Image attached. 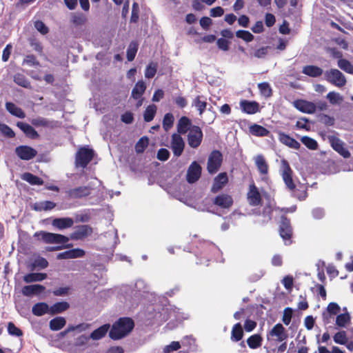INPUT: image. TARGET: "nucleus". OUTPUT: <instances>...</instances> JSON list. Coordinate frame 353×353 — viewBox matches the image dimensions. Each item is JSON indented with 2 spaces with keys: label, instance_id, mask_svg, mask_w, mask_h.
Returning <instances> with one entry per match:
<instances>
[{
  "label": "nucleus",
  "instance_id": "f257e3e1",
  "mask_svg": "<svg viewBox=\"0 0 353 353\" xmlns=\"http://www.w3.org/2000/svg\"><path fill=\"white\" fill-rule=\"evenodd\" d=\"M134 323L129 317L119 318L112 326L109 336L113 340L121 339L127 336L134 328Z\"/></svg>",
  "mask_w": 353,
  "mask_h": 353
},
{
  "label": "nucleus",
  "instance_id": "f03ea898",
  "mask_svg": "<svg viewBox=\"0 0 353 353\" xmlns=\"http://www.w3.org/2000/svg\"><path fill=\"white\" fill-rule=\"evenodd\" d=\"M288 337L286 330L283 325L279 323L268 332L266 339L270 346L276 345L285 341Z\"/></svg>",
  "mask_w": 353,
  "mask_h": 353
},
{
  "label": "nucleus",
  "instance_id": "7ed1b4c3",
  "mask_svg": "<svg viewBox=\"0 0 353 353\" xmlns=\"http://www.w3.org/2000/svg\"><path fill=\"white\" fill-rule=\"evenodd\" d=\"M279 234L285 245H290L293 243V228L290 219L283 215L279 226Z\"/></svg>",
  "mask_w": 353,
  "mask_h": 353
},
{
  "label": "nucleus",
  "instance_id": "20e7f679",
  "mask_svg": "<svg viewBox=\"0 0 353 353\" xmlns=\"http://www.w3.org/2000/svg\"><path fill=\"white\" fill-rule=\"evenodd\" d=\"M94 151L88 146L79 148L75 155V166L85 168L93 159Z\"/></svg>",
  "mask_w": 353,
  "mask_h": 353
},
{
  "label": "nucleus",
  "instance_id": "39448f33",
  "mask_svg": "<svg viewBox=\"0 0 353 353\" xmlns=\"http://www.w3.org/2000/svg\"><path fill=\"white\" fill-rule=\"evenodd\" d=\"M223 162V154L217 150H213L209 155L207 170L210 174L216 173L220 169Z\"/></svg>",
  "mask_w": 353,
  "mask_h": 353
},
{
  "label": "nucleus",
  "instance_id": "423d86ee",
  "mask_svg": "<svg viewBox=\"0 0 353 353\" xmlns=\"http://www.w3.org/2000/svg\"><path fill=\"white\" fill-rule=\"evenodd\" d=\"M203 134L201 128L198 125H193L187 136V141L192 148H198L202 143Z\"/></svg>",
  "mask_w": 353,
  "mask_h": 353
},
{
  "label": "nucleus",
  "instance_id": "0eeeda50",
  "mask_svg": "<svg viewBox=\"0 0 353 353\" xmlns=\"http://www.w3.org/2000/svg\"><path fill=\"white\" fill-rule=\"evenodd\" d=\"M327 81L337 87H343L346 84V79L343 74L337 69L327 70L325 73Z\"/></svg>",
  "mask_w": 353,
  "mask_h": 353
},
{
  "label": "nucleus",
  "instance_id": "6e6552de",
  "mask_svg": "<svg viewBox=\"0 0 353 353\" xmlns=\"http://www.w3.org/2000/svg\"><path fill=\"white\" fill-rule=\"evenodd\" d=\"M70 22L72 24L71 27L72 32L75 37H79L83 32L82 27L87 22V17L82 13H72Z\"/></svg>",
  "mask_w": 353,
  "mask_h": 353
},
{
  "label": "nucleus",
  "instance_id": "1a4fd4ad",
  "mask_svg": "<svg viewBox=\"0 0 353 353\" xmlns=\"http://www.w3.org/2000/svg\"><path fill=\"white\" fill-rule=\"evenodd\" d=\"M327 138L334 150L338 152L343 158L347 159L350 157V152L347 148L345 147V143L342 140L334 135H329Z\"/></svg>",
  "mask_w": 353,
  "mask_h": 353
},
{
  "label": "nucleus",
  "instance_id": "9d476101",
  "mask_svg": "<svg viewBox=\"0 0 353 353\" xmlns=\"http://www.w3.org/2000/svg\"><path fill=\"white\" fill-rule=\"evenodd\" d=\"M281 175L287 188L289 191L290 190H294L296 185L292 179L293 171L291 169L288 161L283 159L281 161Z\"/></svg>",
  "mask_w": 353,
  "mask_h": 353
},
{
  "label": "nucleus",
  "instance_id": "9b49d317",
  "mask_svg": "<svg viewBox=\"0 0 353 353\" xmlns=\"http://www.w3.org/2000/svg\"><path fill=\"white\" fill-rule=\"evenodd\" d=\"M170 148L175 157H179L182 154L185 148V142L180 134L176 133L172 134Z\"/></svg>",
  "mask_w": 353,
  "mask_h": 353
},
{
  "label": "nucleus",
  "instance_id": "f8f14e48",
  "mask_svg": "<svg viewBox=\"0 0 353 353\" xmlns=\"http://www.w3.org/2000/svg\"><path fill=\"white\" fill-rule=\"evenodd\" d=\"M92 233V228L88 225H77L74 231L70 234V239L78 241L82 240L90 236Z\"/></svg>",
  "mask_w": 353,
  "mask_h": 353
},
{
  "label": "nucleus",
  "instance_id": "ddd939ff",
  "mask_svg": "<svg viewBox=\"0 0 353 353\" xmlns=\"http://www.w3.org/2000/svg\"><path fill=\"white\" fill-rule=\"evenodd\" d=\"M91 191L92 188L90 186H79L68 190L67 195L70 199H79L89 196Z\"/></svg>",
  "mask_w": 353,
  "mask_h": 353
},
{
  "label": "nucleus",
  "instance_id": "4468645a",
  "mask_svg": "<svg viewBox=\"0 0 353 353\" xmlns=\"http://www.w3.org/2000/svg\"><path fill=\"white\" fill-rule=\"evenodd\" d=\"M247 199L249 204L252 206H257L262 203V198L261 194L254 183L250 184L249 185Z\"/></svg>",
  "mask_w": 353,
  "mask_h": 353
},
{
  "label": "nucleus",
  "instance_id": "2eb2a0df",
  "mask_svg": "<svg viewBox=\"0 0 353 353\" xmlns=\"http://www.w3.org/2000/svg\"><path fill=\"white\" fill-rule=\"evenodd\" d=\"M234 201L232 196L228 194H220L215 196L212 203L221 209L229 210L233 205Z\"/></svg>",
  "mask_w": 353,
  "mask_h": 353
},
{
  "label": "nucleus",
  "instance_id": "dca6fc26",
  "mask_svg": "<svg viewBox=\"0 0 353 353\" xmlns=\"http://www.w3.org/2000/svg\"><path fill=\"white\" fill-rule=\"evenodd\" d=\"M295 108L303 113L313 114L316 112V105L310 101L304 99H296L293 102Z\"/></svg>",
  "mask_w": 353,
  "mask_h": 353
},
{
  "label": "nucleus",
  "instance_id": "f3484780",
  "mask_svg": "<svg viewBox=\"0 0 353 353\" xmlns=\"http://www.w3.org/2000/svg\"><path fill=\"white\" fill-rule=\"evenodd\" d=\"M201 166L196 162L193 161L189 166L187 171V181L190 183L197 181L201 175Z\"/></svg>",
  "mask_w": 353,
  "mask_h": 353
},
{
  "label": "nucleus",
  "instance_id": "a211bd4d",
  "mask_svg": "<svg viewBox=\"0 0 353 353\" xmlns=\"http://www.w3.org/2000/svg\"><path fill=\"white\" fill-rule=\"evenodd\" d=\"M70 238L56 233L46 232V243L56 245H71L68 243Z\"/></svg>",
  "mask_w": 353,
  "mask_h": 353
},
{
  "label": "nucleus",
  "instance_id": "6ab92c4d",
  "mask_svg": "<svg viewBox=\"0 0 353 353\" xmlns=\"http://www.w3.org/2000/svg\"><path fill=\"white\" fill-rule=\"evenodd\" d=\"M16 154L22 160L28 161L34 158L37 152V151L27 145H20L15 148Z\"/></svg>",
  "mask_w": 353,
  "mask_h": 353
},
{
  "label": "nucleus",
  "instance_id": "aec40b11",
  "mask_svg": "<svg viewBox=\"0 0 353 353\" xmlns=\"http://www.w3.org/2000/svg\"><path fill=\"white\" fill-rule=\"evenodd\" d=\"M70 307V304L67 301H60L48 306L46 303V314L55 315L66 311Z\"/></svg>",
  "mask_w": 353,
  "mask_h": 353
},
{
  "label": "nucleus",
  "instance_id": "412c9836",
  "mask_svg": "<svg viewBox=\"0 0 353 353\" xmlns=\"http://www.w3.org/2000/svg\"><path fill=\"white\" fill-rule=\"evenodd\" d=\"M85 255V251L80 248H74L65 252L59 253L56 256V259H70L83 257Z\"/></svg>",
  "mask_w": 353,
  "mask_h": 353
},
{
  "label": "nucleus",
  "instance_id": "4be33fe9",
  "mask_svg": "<svg viewBox=\"0 0 353 353\" xmlns=\"http://www.w3.org/2000/svg\"><path fill=\"white\" fill-rule=\"evenodd\" d=\"M194 125L192 121L186 116L181 117L177 121L176 130L179 134H185L191 130Z\"/></svg>",
  "mask_w": 353,
  "mask_h": 353
},
{
  "label": "nucleus",
  "instance_id": "5701e85b",
  "mask_svg": "<svg viewBox=\"0 0 353 353\" xmlns=\"http://www.w3.org/2000/svg\"><path fill=\"white\" fill-rule=\"evenodd\" d=\"M241 110L248 114H254L259 111V103L255 101L241 100L240 101Z\"/></svg>",
  "mask_w": 353,
  "mask_h": 353
},
{
  "label": "nucleus",
  "instance_id": "b1692460",
  "mask_svg": "<svg viewBox=\"0 0 353 353\" xmlns=\"http://www.w3.org/2000/svg\"><path fill=\"white\" fill-rule=\"evenodd\" d=\"M228 182V177L226 172L219 173L214 179L211 188V192L216 193L221 190Z\"/></svg>",
  "mask_w": 353,
  "mask_h": 353
},
{
  "label": "nucleus",
  "instance_id": "393cba45",
  "mask_svg": "<svg viewBox=\"0 0 353 353\" xmlns=\"http://www.w3.org/2000/svg\"><path fill=\"white\" fill-rule=\"evenodd\" d=\"M278 135L279 141L283 145L295 150L300 148L301 144L290 135L283 132H279Z\"/></svg>",
  "mask_w": 353,
  "mask_h": 353
},
{
  "label": "nucleus",
  "instance_id": "a878e982",
  "mask_svg": "<svg viewBox=\"0 0 353 353\" xmlns=\"http://www.w3.org/2000/svg\"><path fill=\"white\" fill-rule=\"evenodd\" d=\"M52 225L59 230H63L72 227L74 224V221L72 218H56L52 220Z\"/></svg>",
  "mask_w": 353,
  "mask_h": 353
},
{
  "label": "nucleus",
  "instance_id": "bb28decb",
  "mask_svg": "<svg viewBox=\"0 0 353 353\" xmlns=\"http://www.w3.org/2000/svg\"><path fill=\"white\" fill-rule=\"evenodd\" d=\"M255 165L261 175H267L268 174L269 165L263 155L259 154L256 157Z\"/></svg>",
  "mask_w": 353,
  "mask_h": 353
},
{
  "label": "nucleus",
  "instance_id": "cd10ccee",
  "mask_svg": "<svg viewBox=\"0 0 353 353\" xmlns=\"http://www.w3.org/2000/svg\"><path fill=\"white\" fill-rule=\"evenodd\" d=\"M44 290L41 285L34 284L24 286L22 288L21 292L24 296H31L41 294Z\"/></svg>",
  "mask_w": 353,
  "mask_h": 353
},
{
  "label": "nucleus",
  "instance_id": "c85d7f7f",
  "mask_svg": "<svg viewBox=\"0 0 353 353\" xmlns=\"http://www.w3.org/2000/svg\"><path fill=\"white\" fill-rule=\"evenodd\" d=\"M302 72L310 77L315 78L321 76L323 73V70L317 65H307L303 68Z\"/></svg>",
  "mask_w": 353,
  "mask_h": 353
},
{
  "label": "nucleus",
  "instance_id": "c756f323",
  "mask_svg": "<svg viewBox=\"0 0 353 353\" xmlns=\"http://www.w3.org/2000/svg\"><path fill=\"white\" fill-rule=\"evenodd\" d=\"M243 330L240 323L234 324L231 331V341L234 342L240 341L243 337Z\"/></svg>",
  "mask_w": 353,
  "mask_h": 353
},
{
  "label": "nucleus",
  "instance_id": "7c9ffc66",
  "mask_svg": "<svg viewBox=\"0 0 353 353\" xmlns=\"http://www.w3.org/2000/svg\"><path fill=\"white\" fill-rule=\"evenodd\" d=\"M146 89L145 83L143 81H139L136 83L132 90V97L134 99H139L145 92Z\"/></svg>",
  "mask_w": 353,
  "mask_h": 353
},
{
  "label": "nucleus",
  "instance_id": "2f4dec72",
  "mask_svg": "<svg viewBox=\"0 0 353 353\" xmlns=\"http://www.w3.org/2000/svg\"><path fill=\"white\" fill-rule=\"evenodd\" d=\"M247 344L251 349H257L262 345L263 337L259 334H254L248 338Z\"/></svg>",
  "mask_w": 353,
  "mask_h": 353
},
{
  "label": "nucleus",
  "instance_id": "473e14b6",
  "mask_svg": "<svg viewBox=\"0 0 353 353\" xmlns=\"http://www.w3.org/2000/svg\"><path fill=\"white\" fill-rule=\"evenodd\" d=\"M250 132L256 137H267L270 134V131L267 128L256 123L250 127Z\"/></svg>",
  "mask_w": 353,
  "mask_h": 353
},
{
  "label": "nucleus",
  "instance_id": "72a5a7b5",
  "mask_svg": "<svg viewBox=\"0 0 353 353\" xmlns=\"http://www.w3.org/2000/svg\"><path fill=\"white\" fill-rule=\"evenodd\" d=\"M110 328L109 324H104L97 329L94 330L91 334H90V338L93 340H99L102 339L103 336H105L107 334L108 330Z\"/></svg>",
  "mask_w": 353,
  "mask_h": 353
},
{
  "label": "nucleus",
  "instance_id": "f704fd0d",
  "mask_svg": "<svg viewBox=\"0 0 353 353\" xmlns=\"http://www.w3.org/2000/svg\"><path fill=\"white\" fill-rule=\"evenodd\" d=\"M6 110L12 115L23 119L26 117L24 112L15 104L11 102H7L6 103Z\"/></svg>",
  "mask_w": 353,
  "mask_h": 353
},
{
  "label": "nucleus",
  "instance_id": "c9c22d12",
  "mask_svg": "<svg viewBox=\"0 0 353 353\" xmlns=\"http://www.w3.org/2000/svg\"><path fill=\"white\" fill-rule=\"evenodd\" d=\"M17 125L30 138L34 139L38 136L34 129L28 123L18 122Z\"/></svg>",
  "mask_w": 353,
  "mask_h": 353
},
{
  "label": "nucleus",
  "instance_id": "e433bc0d",
  "mask_svg": "<svg viewBox=\"0 0 353 353\" xmlns=\"http://www.w3.org/2000/svg\"><path fill=\"white\" fill-rule=\"evenodd\" d=\"M65 323L66 321L64 317L57 316L50 321L49 327L53 331H58L63 328Z\"/></svg>",
  "mask_w": 353,
  "mask_h": 353
},
{
  "label": "nucleus",
  "instance_id": "4c0bfd02",
  "mask_svg": "<svg viewBox=\"0 0 353 353\" xmlns=\"http://www.w3.org/2000/svg\"><path fill=\"white\" fill-rule=\"evenodd\" d=\"M290 191L294 197L300 201L305 200L307 196V190L303 185H299V188H296V185L294 190H290Z\"/></svg>",
  "mask_w": 353,
  "mask_h": 353
},
{
  "label": "nucleus",
  "instance_id": "58836bf2",
  "mask_svg": "<svg viewBox=\"0 0 353 353\" xmlns=\"http://www.w3.org/2000/svg\"><path fill=\"white\" fill-rule=\"evenodd\" d=\"M174 122V117L173 114L168 112L166 113L163 119L162 126L165 131L168 132L172 127Z\"/></svg>",
  "mask_w": 353,
  "mask_h": 353
},
{
  "label": "nucleus",
  "instance_id": "ea45409f",
  "mask_svg": "<svg viewBox=\"0 0 353 353\" xmlns=\"http://www.w3.org/2000/svg\"><path fill=\"white\" fill-rule=\"evenodd\" d=\"M157 112V106L154 104L148 105L143 113V119L146 122L153 120Z\"/></svg>",
  "mask_w": 353,
  "mask_h": 353
},
{
  "label": "nucleus",
  "instance_id": "a19ab883",
  "mask_svg": "<svg viewBox=\"0 0 353 353\" xmlns=\"http://www.w3.org/2000/svg\"><path fill=\"white\" fill-rule=\"evenodd\" d=\"M149 144V139L147 137H143L139 139L135 144V151L137 154L143 153Z\"/></svg>",
  "mask_w": 353,
  "mask_h": 353
},
{
  "label": "nucleus",
  "instance_id": "79ce46f5",
  "mask_svg": "<svg viewBox=\"0 0 353 353\" xmlns=\"http://www.w3.org/2000/svg\"><path fill=\"white\" fill-rule=\"evenodd\" d=\"M201 99V96H197L192 102V105L196 107L200 116L203 114L207 107V102L205 101H202Z\"/></svg>",
  "mask_w": 353,
  "mask_h": 353
},
{
  "label": "nucleus",
  "instance_id": "37998d69",
  "mask_svg": "<svg viewBox=\"0 0 353 353\" xmlns=\"http://www.w3.org/2000/svg\"><path fill=\"white\" fill-rule=\"evenodd\" d=\"M137 50L138 43L135 41H132L128 46L126 54L127 59L129 61H132L134 59Z\"/></svg>",
  "mask_w": 353,
  "mask_h": 353
},
{
  "label": "nucleus",
  "instance_id": "c03bdc74",
  "mask_svg": "<svg viewBox=\"0 0 353 353\" xmlns=\"http://www.w3.org/2000/svg\"><path fill=\"white\" fill-rule=\"evenodd\" d=\"M338 66L345 72L349 74H353V65L347 59H339Z\"/></svg>",
  "mask_w": 353,
  "mask_h": 353
},
{
  "label": "nucleus",
  "instance_id": "a18cd8bd",
  "mask_svg": "<svg viewBox=\"0 0 353 353\" xmlns=\"http://www.w3.org/2000/svg\"><path fill=\"white\" fill-rule=\"evenodd\" d=\"M301 141L304 144L308 149L315 150L318 148L317 141L307 136H304L301 139Z\"/></svg>",
  "mask_w": 353,
  "mask_h": 353
},
{
  "label": "nucleus",
  "instance_id": "49530a36",
  "mask_svg": "<svg viewBox=\"0 0 353 353\" xmlns=\"http://www.w3.org/2000/svg\"><path fill=\"white\" fill-rule=\"evenodd\" d=\"M334 341L340 345H345L348 341V338L345 331H339L333 336Z\"/></svg>",
  "mask_w": 353,
  "mask_h": 353
},
{
  "label": "nucleus",
  "instance_id": "de8ad7c7",
  "mask_svg": "<svg viewBox=\"0 0 353 353\" xmlns=\"http://www.w3.org/2000/svg\"><path fill=\"white\" fill-rule=\"evenodd\" d=\"M258 88L261 94L265 97H270L272 94V90L268 82H263L258 84Z\"/></svg>",
  "mask_w": 353,
  "mask_h": 353
},
{
  "label": "nucleus",
  "instance_id": "09e8293b",
  "mask_svg": "<svg viewBox=\"0 0 353 353\" xmlns=\"http://www.w3.org/2000/svg\"><path fill=\"white\" fill-rule=\"evenodd\" d=\"M236 37L245 42H250L254 39V35L248 30H239L235 33Z\"/></svg>",
  "mask_w": 353,
  "mask_h": 353
},
{
  "label": "nucleus",
  "instance_id": "8fccbe9b",
  "mask_svg": "<svg viewBox=\"0 0 353 353\" xmlns=\"http://www.w3.org/2000/svg\"><path fill=\"white\" fill-rule=\"evenodd\" d=\"M44 279V274L41 273H30L23 276V281L26 283H32L42 281Z\"/></svg>",
  "mask_w": 353,
  "mask_h": 353
},
{
  "label": "nucleus",
  "instance_id": "3c124183",
  "mask_svg": "<svg viewBox=\"0 0 353 353\" xmlns=\"http://www.w3.org/2000/svg\"><path fill=\"white\" fill-rule=\"evenodd\" d=\"M22 179L32 185H41L43 183V181L41 179L30 173H24Z\"/></svg>",
  "mask_w": 353,
  "mask_h": 353
},
{
  "label": "nucleus",
  "instance_id": "603ef678",
  "mask_svg": "<svg viewBox=\"0 0 353 353\" xmlns=\"http://www.w3.org/2000/svg\"><path fill=\"white\" fill-rule=\"evenodd\" d=\"M157 63L154 62H150L145 70V76L148 79H152L154 77L157 70Z\"/></svg>",
  "mask_w": 353,
  "mask_h": 353
},
{
  "label": "nucleus",
  "instance_id": "864d4df0",
  "mask_svg": "<svg viewBox=\"0 0 353 353\" xmlns=\"http://www.w3.org/2000/svg\"><path fill=\"white\" fill-rule=\"evenodd\" d=\"M326 98L328 99L330 103L333 105L339 103L343 100V97L340 95L339 93L335 92L334 91L330 92L327 94Z\"/></svg>",
  "mask_w": 353,
  "mask_h": 353
},
{
  "label": "nucleus",
  "instance_id": "5fc2aeb1",
  "mask_svg": "<svg viewBox=\"0 0 353 353\" xmlns=\"http://www.w3.org/2000/svg\"><path fill=\"white\" fill-rule=\"evenodd\" d=\"M350 320V317L348 314H341L336 316V323L339 327H345Z\"/></svg>",
  "mask_w": 353,
  "mask_h": 353
},
{
  "label": "nucleus",
  "instance_id": "6e6d98bb",
  "mask_svg": "<svg viewBox=\"0 0 353 353\" xmlns=\"http://www.w3.org/2000/svg\"><path fill=\"white\" fill-rule=\"evenodd\" d=\"M293 314V310L291 307H286L284 309L282 321L283 323L288 325L292 320Z\"/></svg>",
  "mask_w": 353,
  "mask_h": 353
},
{
  "label": "nucleus",
  "instance_id": "4d7b16f0",
  "mask_svg": "<svg viewBox=\"0 0 353 353\" xmlns=\"http://www.w3.org/2000/svg\"><path fill=\"white\" fill-rule=\"evenodd\" d=\"M139 8L137 3H134L132 7V14L130 17L131 23H137L139 19Z\"/></svg>",
  "mask_w": 353,
  "mask_h": 353
},
{
  "label": "nucleus",
  "instance_id": "13d9d810",
  "mask_svg": "<svg viewBox=\"0 0 353 353\" xmlns=\"http://www.w3.org/2000/svg\"><path fill=\"white\" fill-rule=\"evenodd\" d=\"M157 157L161 161H167L170 157V152L165 148H161L157 152Z\"/></svg>",
  "mask_w": 353,
  "mask_h": 353
},
{
  "label": "nucleus",
  "instance_id": "bf43d9fd",
  "mask_svg": "<svg viewBox=\"0 0 353 353\" xmlns=\"http://www.w3.org/2000/svg\"><path fill=\"white\" fill-rule=\"evenodd\" d=\"M0 132L8 137H14V132L13 130L6 124L0 123Z\"/></svg>",
  "mask_w": 353,
  "mask_h": 353
},
{
  "label": "nucleus",
  "instance_id": "052dcab7",
  "mask_svg": "<svg viewBox=\"0 0 353 353\" xmlns=\"http://www.w3.org/2000/svg\"><path fill=\"white\" fill-rule=\"evenodd\" d=\"M216 45L219 49L223 51H228L230 48V42L224 38L218 39L216 41Z\"/></svg>",
  "mask_w": 353,
  "mask_h": 353
},
{
  "label": "nucleus",
  "instance_id": "680f3d73",
  "mask_svg": "<svg viewBox=\"0 0 353 353\" xmlns=\"http://www.w3.org/2000/svg\"><path fill=\"white\" fill-rule=\"evenodd\" d=\"M32 313L36 316H42L44 314V303H39L32 307Z\"/></svg>",
  "mask_w": 353,
  "mask_h": 353
},
{
  "label": "nucleus",
  "instance_id": "e2e57ef3",
  "mask_svg": "<svg viewBox=\"0 0 353 353\" xmlns=\"http://www.w3.org/2000/svg\"><path fill=\"white\" fill-rule=\"evenodd\" d=\"M121 119L122 122L130 124L134 121V115L131 112L127 111L121 115Z\"/></svg>",
  "mask_w": 353,
  "mask_h": 353
},
{
  "label": "nucleus",
  "instance_id": "0e129e2a",
  "mask_svg": "<svg viewBox=\"0 0 353 353\" xmlns=\"http://www.w3.org/2000/svg\"><path fill=\"white\" fill-rule=\"evenodd\" d=\"M8 330L11 335L17 336L22 335V332L18 327H17L14 323L11 322H10L8 325Z\"/></svg>",
  "mask_w": 353,
  "mask_h": 353
},
{
  "label": "nucleus",
  "instance_id": "69168bd1",
  "mask_svg": "<svg viewBox=\"0 0 353 353\" xmlns=\"http://www.w3.org/2000/svg\"><path fill=\"white\" fill-rule=\"evenodd\" d=\"M327 310L330 314L335 315L340 312L341 308L337 303L332 302L328 304Z\"/></svg>",
  "mask_w": 353,
  "mask_h": 353
},
{
  "label": "nucleus",
  "instance_id": "338daca9",
  "mask_svg": "<svg viewBox=\"0 0 353 353\" xmlns=\"http://www.w3.org/2000/svg\"><path fill=\"white\" fill-rule=\"evenodd\" d=\"M256 327V322L251 319H246L244 323V329L246 332H252Z\"/></svg>",
  "mask_w": 353,
  "mask_h": 353
},
{
  "label": "nucleus",
  "instance_id": "774afa93",
  "mask_svg": "<svg viewBox=\"0 0 353 353\" xmlns=\"http://www.w3.org/2000/svg\"><path fill=\"white\" fill-rule=\"evenodd\" d=\"M14 80L17 84L24 88H27L29 85L28 81L21 74H17L14 76Z\"/></svg>",
  "mask_w": 353,
  "mask_h": 353
}]
</instances>
